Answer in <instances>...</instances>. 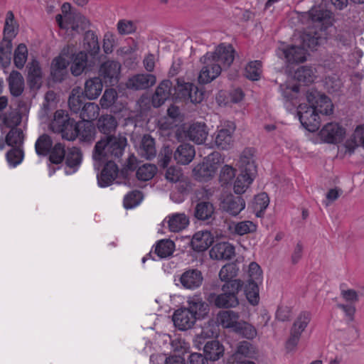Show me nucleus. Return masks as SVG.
I'll list each match as a JSON object with an SVG mask.
<instances>
[{"mask_svg": "<svg viewBox=\"0 0 364 364\" xmlns=\"http://www.w3.org/2000/svg\"><path fill=\"white\" fill-rule=\"evenodd\" d=\"M127 144V137L122 134L105 136L96 142L92 159L99 166L105 161H119Z\"/></svg>", "mask_w": 364, "mask_h": 364, "instance_id": "nucleus-1", "label": "nucleus"}, {"mask_svg": "<svg viewBox=\"0 0 364 364\" xmlns=\"http://www.w3.org/2000/svg\"><path fill=\"white\" fill-rule=\"evenodd\" d=\"M240 280H233L225 282L222 286V293L216 294L210 293L208 296V301L219 309L235 308L239 304L237 294L242 287Z\"/></svg>", "mask_w": 364, "mask_h": 364, "instance_id": "nucleus-2", "label": "nucleus"}, {"mask_svg": "<svg viewBox=\"0 0 364 364\" xmlns=\"http://www.w3.org/2000/svg\"><path fill=\"white\" fill-rule=\"evenodd\" d=\"M173 95L176 99L183 101H190L193 104H198L203 100V92L192 82H185L181 78L176 79Z\"/></svg>", "mask_w": 364, "mask_h": 364, "instance_id": "nucleus-3", "label": "nucleus"}, {"mask_svg": "<svg viewBox=\"0 0 364 364\" xmlns=\"http://www.w3.org/2000/svg\"><path fill=\"white\" fill-rule=\"evenodd\" d=\"M218 153L210 154L193 168V173L196 180L207 181L213 177L218 169Z\"/></svg>", "mask_w": 364, "mask_h": 364, "instance_id": "nucleus-4", "label": "nucleus"}, {"mask_svg": "<svg viewBox=\"0 0 364 364\" xmlns=\"http://www.w3.org/2000/svg\"><path fill=\"white\" fill-rule=\"evenodd\" d=\"M200 62L203 64L199 75L198 82L200 84H208L221 73L222 68L218 63H214L213 55L212 53H206L200 58Z\"/></svg>", "mask_w": 364, "mask_h": 364, "instance_id": "nucleus-5", "label": "nucleus"}, {"mask_svg": "<svg viewBox=\"0 0 364 364\" xmlns=\"http://www.w3.org/2000/svg\"><path fill=\"white\" fill-rule=\"evenodd\" d=\"M297 114L301 124L306 129L311 132L318 129L320 126L318 113L311 105H299Z\"/></svg>", "mask_w": 364, "mask_h": 364, "instance_id": "nucleus-6", "label": "nucleus"}, {"mask_svg": "<svg viewBox=\"0 0 364 364\" xmlns=\"http://www.w3.org/2000/svg\"><path fill=\"white\" fill-rule=\"evenodd\" d=\"M55 21L60 28L66 30L70 28L73 31H77L79 28L85 29L88 24V21L84 16L74 12L65 14V17H63L61 14H58L55 16Z\"/></svg>", "mask_w": 364, "mask_h": 364, "instance_id": "nucleus-7", "label": "nucleus"}, {"mask_svg": "<svg viewBox=\"0 0 364 364\" xmlns=\"http://www.w3.org/2000/svg\"><path fill=\"white\" fill-rule=\"evenodd\" d=\"M306 98L309 103L318 114L329 115L333 113V105L329 97L314 90L308 92Z\"/></svg>", "mask_w": 364, "mask_h": 364, "instance_id": "nucleus-8", "label": "nucleus"}, {"mask_svg": "<svg viewBox=\"0 0 364 364\" xmlns=\"http://www.w3.org/2000/svg\"><path fill=\"white\" fill-rule=\"evenodd\" d=\"M121 64L115 60H107L100 68V75L105 83L112 86L117 85L119 80Z\"/></svg>", "mask_w": 364, "mask_h": 364, "instance_id": "nucleus-9", "label": "nucleus"}, {"mask_svg": "<svg viewBox=\"0 0 364 364\" xmlns=\"http://www.w3.org/2000/svg\"><path fill=\"white\" fill-rule=\"evenodd\" d=\"M235 129V124L232 122H227L224 127L218 130L215 138V143L218 148L228 150L232 146V134Z\"/></svg>", "mask_w": 364, "mask_h": 364, "instance_id": "nucleus-10", "label": "nucleus"}, {"mask_svg": "<svg viewBox=\"0 0 364 364\" xmlns=\"http://www.w3.org/2000/svg\"><path fill=\"white\" fill-rule=\"evenodd\" d=\"M237 166L240 172L256 176L257 166L255 160V149L245 148L240 156Z\"/></svg>", "mask_w": 364, "mask_h": 364, "instance_id": "nucleus-11", "label": "nucleus"}, {"mask_svg": "<svg viewBox=\"0 0 364 364\" xmlns=\"http://www.w3.org/2000/svg\"><path fill=\"white\" fill-rule=\"evenodd\" d=\"M345 134V129L338 123L333 122L326 124L320 131L321 139L329 144L340 142Z\"/></svg>", "mask_w": 364, "mask_h": 364, "instance_id": "nucleus-12", "label": "nucleus"}, {"mask_svg": "<svg viewBox=\"0 0 364 364\" xmlns=\"http://www.w3.org/2000/svg\"><path fill=\"white\" fill-rule=\"evenodd\" d=\"M220 208L228 214L236 216L245 208V202L241 196L229 194L220 201Z\"/></svg>", "mask_w": 364, "mask_h": 364, "instance_id": "nucleus-13", "label": "nucleus"}, {"mask_svg": "<svg viewBox=\"0 0 364 364\" xmlns=\"http://www.w3.org/2000/svg\"><path fill=\"white\" fill-rule=\"evenodd\" d=\"M187 309L198 319L205 318L209 313V306L200 294H195L187 298Z\"/></svg>", "mask_w": 364, "mask_h": 364, "instance_id": "nucleus-14", "label": "nucleus"}, {"mask_svg": "<svg viewBox=\"0 0 364 364\" xmlns=\"http://www.w3.org/2000/svg\"><path fill=\"white\" fill-rule=\"evenodd\" d=\"M213 55L214 63L223 68H229L235 58V50L231 45H219L214 52H208Z\"/></svg>", "mask_w": 364, "mask_h": 364, "instance_id": "nucleus-15", "label": "nucleus"}, {"mask_svg": "<svg viewBox=\"0 0 364 364\" xmlns=\"http://www.w3.org/2000/svg\"><path fill=\"white\" fill-rule=\"evenodd\" d=\"M198 318L187 308H181L174 312L173 321L176 328L181 331L191 328Z\"/></svg>", "mask_w": 364, "mask_h": 364, "instance_id": "nucleus-16", "label": "nucleus"}, {"mask_svg": "<svg viewBox=\"0 0 364 364\" xmlns=\"http://www.w3.org/2000/svg\"><path fill=\"white\" fill-rule=\"evenodd\" d=\"M117 162V161H105L104 168L101 173L97 175V181L100 186H109L117 178L119 172Z\"/></svg>", "mask_w": 364, "mask_h": 364, "instance_id": "nucleus-17", "label": "nucleus"}, {"mask_svg": "<svg viewBox=\"0 0 364 364\" xmlns=\"http://www.w3.org/2000/svg\"><path fill=\"white\" fill-rule=\"evenodd\" d=\"M156 81V77L152 74H136L128 79L126 86L134 90H146L152 87Z\"/></svg>", "mask_w": 364, "mask_h": 364, "instance_id": "nucleus-18", "label": "nucleus"}, {"mask_svg": "<svg viewBox=\"0 0 364 364\" xmlns=\"http://www.w3.org/2000/svg\"><path fill=\"white\" fill-rule=\"evenodd\" d=\"M179 281L185 289L193 290L201 286L203 277L200 270L190 269L181 275Z\"/></svg>", "mask_w": 364, "mask_h": 364, "instance_id": "nucleus-19", "label": "nucleus"}, {"mask_svg": "<svg viewBox=\"0 0 364 364\" xmlns=\"http://www.w3.org/2000/svg\"><path fill=\"white\" fill-rule=\"evenodd\" d=\"M172 82L168 80H163L156 87L152 97V104L155 107L162 105L172 95Z\"/></svg>", "mask_w": 364, "mask_h": 364, "instance_id": "nucleus-20", "label": "nucleus"}, {"mask_svg": "<svg viewBox=\"0 0 364 364\" xmlns=\"http://www.w3.org/2000/svg\"><path fill=\"white\" fill-rule=\"evenodd\" d=\"M235 255V247L229 242H219L212 247L210 257L213 259H230Z\"/></svg>", "mask_w": 364, "mask_h": 364, "instance_id": "nucleus-21", "label": "nucleus"}, {"mask_svg": "<svg viewBox=\"0 0 364 364\" xmlns=\"http://www.w3.org/2000/svg\"><path fill=\"white\" fill-rule=\"evenodd\" d=\"M85 132H87L86 130H85ZM60 133L62 134V137L68 141H73L78 136H82V138H84L85 139H89L92 136V131L90 129H89L88 133L84 134L80 131V125L70 120L65 124V127H63V130L61 131Z\"/></svg>", "mask_w": 364, "mask_h": 364, "instance_id": "nucleus-22", "label": "nucleus"}, {"mask_svg": "<svg viewBox=\"0 0 364 364\" xmlns=\"http://www.w3.org/2000/svg\"><path fill=\"white\" fill-rule=\"evenodd\" d=\"M196 155L195 149L192 145L183 144L178 146L173 154L174 159L178 164L187 165L190 164Z\"/></svg>", "mask_w": 364, "mask_h": 364, "instance_id": "nucleus-23", "label": "nucleus"}, {"mask_svg": "<svg viewBox=\"0 0 364 364\" xmlns=\"http://www.w3.org/2000/svg\"><path fill=\"white\" fill-rule=\"evenodd\" d=\"M213 242L210 233L208 231L196 232L191 241L192 248L197 252H203L207 250Z\"/></svg>", "mask_w": 364, "mask_h": 364, "instance_id": "nucleus-24", "label": "nucleus"}, {"mask_svg": "<svg viewBox=\"0 0 364 364\" xmlns=\"http://www.w3.org/2000/svg\"><path fill=\"white\" fill-rule=\"evenodd\" d=\"M102 88V82L99 77H91L85 82L84 94L87 99L95 100L100 95Z\"/></svg>", "mask_w": 364, "mask_h": 364, "instance_id": "nucleus-25", "label": "nucleus"}, {"mask_svg": "<svg viewBox=\"0 0 364 364\" xmlns=\"http://www.w3.org/2000/svg\"><path fill=\"white\" fill-rule=\"evenodd\" d=\"M240 315L233 311H220L217 314L216 320L219 325L225 328H235L239 322Z\"/></svg>", "mask_w": 364, "mask_h": 364, "instance_id": "nucleus-26", "label": "nucleus"}, {"mask_svg": "<svg viewBox=\"0 0 364 364\" xmlns=\"http://www.w3.org/2000/svg\"><path fill=\"white\" fill-rule=\"evenodd\" d=\"M282 53L285 59L289 63H303L306 60V49L301 46H291L283 49Z\"/></svg>", "mask_w": 364, "mask_h": 364, "instance_id": "nucleus-27", "label": "nucleus"}, {"mask_svg": "<svg viewBox=\"0 0 364 364\" xmlns=\"http://www.w3.org/2000/svg\"><path fill=\"white\" fill-rule=\"evenodd\" d=\"M118 126V122L112 114H103L99 117L97 127L99 131L105 136L112 135Z\"/></svg>", "mask_w": 364, "mask_h": 364, "instance_id": "nucleus-28", "label": "nucleus"}, {"mask_svg": "<svg viewBox=\"0 0 364 364\" xmlns=\"http://www.w3.org/2000/svg\"><path fill=\"white\" fill-rule=\"evenodd\" d=\"M186 136L196 144L203 143L208 136L205 124L194 123L191 124L187 130Z\"/></svg>", "mask_w": 364, "mask_h": 364, "instance_id": "nucleus-29", "label": "nucleus"}, {"mask_svg": "<svg viewBox=\"0 0 364 364\" xmlns=\"http://www.w3.org/2000/svg\"><path fill=\"white\" fill-rule=\"evenodd\" d=\"M139 152L142 157L149 160L156 156L155 140L149 134H145L142 137Z\"/></svg>", "mask_w": 364, "mask_h": 364, "instance_id": "nucleus-30", "label": "nucleus"}, {"mask_svg": "<svg viewBox=\"0 0 364 364\" xmlns=\"http://www.w3.org/2000/svg\"><path fill=\"white\" fill-rule=\"evenodd\" d=\"M11 94L14 97L20 96L24 90V80L18 71H12L8 79Z\"/></svg>", "mask_w": 364, "mask_h": 364, "instance_id": "nucleus-31", "label": "nucleus"}, {"mask_svg": "<svg viewBox=\"0 0 364 364\" xmlns=\"http://www.w3.org/2000/svg\"><path fill=\"white\" fill-rule=\"evenodd\" d=\"M65 164L68 167L73 168V171H76L81 164L82 160V154L80 149L77 147L73 146L68 148L65 157Z\"/></svg>", "mask_w": 364, "mask_h": 364, "instance_id": "nucleus-32", "label": "nucleus"}, {"mask_svg": "<svg viewBox=\"0 0 364 364\" xmlns=\"http://www.w3.org/2000/svg\"><path fill=\"white\" fill-rule=\"evenodd\" d=\"M168 224L171 232H178L188 225L189 219L184 213H174L168 216Z\"/></svg>", "mask_w": 364, "mask_h": 364, "instance_id": "nucleus-33", "label": "nucleus"}, {"mask_svg": "<svg viewBox=\"0 0 364 364\" xmlns=\"http://www.w3.org/2000/svg\"><path fill=\"white\" fill-rule=\"evenodd\" d=\"M203 350L208 360L213 361L218 360L224 352L223 346L216 340L208 341L205 345Z\"/></svg>", "mask_w": 364, "mask_h": 364, "instance_id": "nucleus-34", "label": "nucleus"}, {"mask_svg": "<svg viewBox=\"0 0 364 364\" xmlns=\"http://www.w3.org/2000/svg\"><path fill=\"white\" fill-rule=\"evenodd\" d=\"M214 210L215 208L211 203L202 201L196 205L194 215L198 220H206L213 217Z\"/></svg>", "mask_w": 364, "mask_h": 364, "instance_id": "nucleus-35", "label": "nucleus"}, {"mask_svg": "<svg viewBox=\"0 0 364 364\" xmlns=\"http://www.w3.org/2000/svg\"><path fill=\"white\" fill-rule=\"evenodd\" d=\"M82 92L80 87L72 90L68 99V106L70 111L75 114H79L82 107Z\"/></svg>", "mask_w": 364, "mask_h": 364, "instance_id": "nucleus-36", "label": "nucleus"}, {"mask_svg": "<svg viewBox=\"0 0 364 364\" xmlns=\"http://www.w3.org/2000/svg\"><path fill=\"white\" fill-rule=\"evenodd\" d=\"M255 177V176H250L248 173L240 172L234 183V192L236 194L244 193Z\"/></svg>", "mask_w": 364, "mask_h": 364, "instance_id": "nucleus-37", "label": "nucleus"}, {"mask_svg": "<svg viewBox=\"0 0 364 364\" xmlns=\"http://www.w3.org/2000/svg\"><path fill=\"white\" fill-rule=\"evenodd\" d=\"M309 18L314 23L324 24L331 18V12L322 6H315L309 11Z\"/></svg>", "mask_w": 364, "mask_h": 364, "instance_id": "nucleus-38", "label": "nucleus"}, {"mask_svg": "<svg viewBox=\"0 0 364 364\" xmlns=\"http://www.w3.org/2000/svg\"><path fill=\"white\" fill-rule=\"evenodd\" d=\"M100 108L98 105L94 102L85 103L80 112L79 116L84 122H90L95 119L99 115Z\"/></svg>", "mask_w": 364, "mask_h": 364, "instance_id": "nucleus-39", "label": "nucleus"}, {"mask_svg": "<svg viewBox=\"0 0 364 364\" xmlns=\"http://www.w3.org/2000/svg\"><path fill=\"white\" fill-rule=\"evenodd\" d=\"M69 120L68 116L65 114L63 110H57L54 114V118L50 124V128L53 132L60 133Z\"/></svg>", "mask_w": 364, "mask_h": 364, "instance_id": "nucleus-40", "label": "nucleus"}, {"mask_svg": "<svg viewBox=\"0 0 364 364\" xmlns=\"http://www.w3.org/2000/svg\"><path fill=\"white\" fill-rule=\"evenodd\" d=\"M294 77L299 82L306 85L311 83L316 77L315 70L311 67L301 66L295 72Z\"/></svg>", "mask_w": 364, "mask_h": 364, "instance_id": "nucleus-41", "label": "nucleus"}, {"mask_svg": "<svg viewBox=\"0 0 364 364\" xmlns=\"http://www.w3.org/2000/svg\"><path fill=\"white\" fill-rule=\"evenodd\" d=\"M87 55L85 52L77 53L73 59L71 65V73L75 76L80 75L85 70L87 65Z\"/></svg>", "mask_w": 364, "mask_h": 364, "instance_id": "nucleus-42", "label": "nucleus"}, {"mask_svg": "<svg viewBox=\"0 0 364 364\" xmlns=\"http://www.w3.org/2000/svg\"><path fill=\"white\" fill-rule=\"evenodd\" d=\"M175 250V244L171 240H161L155 247V253L160 258H165L171 255Z\"/></svg>", "mask_w": 364, "mask_h": 364, "instance_id": "nucleus-43", "label": "nucleus"}, {"mask_svg": "<svg viewBox=\"0 0 364 364\" xmlns=\"http://www.w3.org/2000/svg\"><path fill=\"white\" fill-rule=\"evenodd\" d=\"M53 146V141L48 134H43L36 141V151L39 156H47Z\"/></svg>", "mask_w": 364, "mask_h": 364, "instance_id": "nucleus-44", "label": "nucleus"}, {"mask_svg": "<svg viewBox=\"0 0 364 364\" xmlns=\"http://www.w3.org/2000/svg\"><path fill=\"white\" fill-rule=\"evenodd\" d=\"M234 331L249 340L254 339L257 335L255 326L246 321H239Z\"/></svg>", "mask_w": 364, "mask_h": 364, "instance_id": "nucleus-45", "label": "nucleus"}, {"mask_svg": "<svg viewBox=\"0 0 364 364\" xmlns=\"http://www.w3.org/2000/svg\"><path fill=\"white\" fill-rule=\"evenodd\" d=\"M230 230L239 235H244L250 232H253L256 230V225L251 221L245 220L233 223L230 225Z\"/></svg>", "mask_w": 364, "mask_h": 364, "instance_id": "nucleus-46", "label": "nucleus"}, {"mask_svg": "<svg viewBox=\"0 0 364 364\" xmlns=\"http://www.w3.org/2000/svg\"><path fill=\"white\" fill-rule=\"evenodd\" d=\"M65 146L61 143H56L53 146H52L50 151H49V161L54 164H61L66 154Z\"/></svg>", "mask_w": 364, "mask_h": 364, "instance_id": "nucleus-47", "label": "nucleus"}, {"mask_svg": "<svg viewBox=\"0 0 364 364\" xmlns=\"http://www.w3.org/2000/svg\"><path fill=\"white\" fill-rule=\"evenodd\" d=\"M238 268L235 263H228L225 264L219 272V277L221 281L230 282L233 281V278L237 274Z\"/></svg>", "mask_w": 364, "mask_h": 364, "instance_id": "nucleus-48", "label": "nucleus"}, {"mask_svg": "<svg viewBox=\"0 0 364 364\" xmlns=\"http://www.w3.org/2000/svg\"><path fill=\"white\" fill-rule=\"evenodd\" d=\"M21 122V114L16 110L7 112L3 116V124L1 129L4 127L15 129Z\"/></svg>", "mask_w": 364, "mask_h": 364, "instance_id": "nucleus-49", "label": "nucleus"}, {"mask_svg": "<svg viewBox=\"0 0 364 364\" xmlns=\"http://www.w3.org/2000/svg\"><path fill=\"white\" fill-rule=\"evenodd\" d=\"M257 282H250L245 286V292L249 302L252 305H257L259 302V287Z\"/></svg>", "mask_w": 364, "mask_h": 364, "instance_id": "nucleus-50", "label": "nucleus"}, {"mask_svg": "<svg viewBox=\"0 0 364 364\" xmlns=\"http://www.w3.org/2000/svg\"><path fill=\"white\" fill-rule=\"evenodd\" d=\"M17 28L14 15L11 11H9L6 13L4 35L7 38H14L17 33Z\"/></svg>", "mask_w": 364, "mask_h": 364, "instance_id": "nucleus-51", "label": "nucleus"}, {"mask_svg": "<svg viewBox=\"0 0 364 364\" xmlns=\"http://www.w3.org/2000/svg\"><path fill=\"white\" fill-rule=\"evenodd\" d=\"M311 321V314L307 311L301 312L296 318L291 328V331L301 335Z\"/></svg>", "mask_w": 364, "mask_h": 364, "instance_id": "nucleus-52", "label": "nucleus"}, {"mask_svg": "<svg viewBox=\"0 0 364 364\" xmlns=\"http://www.w3.org/2000/svg\"><path fill=\"white\" fill-rule=\"evenodd\" d=\"M156 172V166L150 164H145L139 167L136 175L139 180L146 181L151 179L154 176Z\"/></svg>", "mask_w": 364, "mask_h": 364, "instance_id": "nucleus-53", "label": "nucleus"}, {"mask_svg": "<svg viewBox=\"0 0 364 364\" xmlns=\"http://www.w3.org/2000/svg\"><path fill=\"white\" fill-rule=\"evenodd\" d=\"M28 58V49L25 44L21 43L14 51V64L18 69H22Z\"/></svg>", "mask_w": 364, "mask_h": 364, "instance_id": "nucleus-54", "label": "nucleus"}, {"mask_svg": "<svg viewBox=\"0 0 364 364\" xmlns=\"http://www.w3.org/2000/svg\"><path fill=\"white\" fill-rule=\"evenodd\" d=\"M262 74V62L260 60L251 61L245 68V75L248 79L257 80Z\"/></svg>", "mask_w": 364, "mask_h": 364, "instance_id": "nucleus-55", "label": "nucleus"}, {"mask_svg": "<svg viewBox=\"0 0 364 364\" xmlns=\"http://www.w3.org/2000/svg\"><path fill=\"white\" fill-rule=\"evenodd\" d=\"M12 38H7L4 36L2 41L0 43V53L2 55V57L5 59V62H3V67H6L11 60V55L12 51Z\"/></svg>", "mask_w": 364, "mask_h": 364, "instance_id": "nucleus-56", "label": "nucleus"}, {"mask_svg": "<svg viewBox=\"0 0 364 364\" xmlns=\"http://www.w3.org/2000/svg\"><path fill=\"white\" fill-rule=\"evenodd\" d=\"M23 134L20 129H11L6 136V142L11 146H19L23 144Z\"/></svg>", "mask_w": 364, "mask_h": 364, "instance_id": "nucleus-57", "label": "nucleus"}, {"mask_svg": "<svg viewBox=\"0 0 364 364\" xmlns=\"http://www.w3.org/2000/svg\"><path fill=\"white\" fill-rule=\"evenodd\" d=\"M68 64V60L64 57L60 55L55 58L53 60L51 65V73L54 77L59 78L62 73L66 69Z\"/></svg>", "mask_w": 364, "mask_h": 364, "instance_id": "nucleus-58", "label": "nucleus"}, {"mask_svg": "<svg viewBox=\"0 0 364 364\" xmlns=\"http://www.w3.org/2000/svg\"><path fill=\"white\" fill-rule=\"evenodd\" d=\"M117 99V92L114 89H106L100 100V104L102 109H108L113 105Z\"/></svg>", "mask_w": 364, "mask_h": 364, "instance_id": "nucleus-59", "label": "nucleus"}, {"mask_svg": "<svg viewBox=\"0 0 364 364\" xmlns=\"http://www.w3.org/2000/svg\"><path fill=\"white\" fill-rule=\"evenodd\" d=\"M143 199L142 193L139 191H133L125 196L124 205L128 208H132L140 203Z\"/></svg>", "mask_w": 364, "mask_h": 364, "instance_id": "nucleus-60", "label": "nucleus"}, {"mask_svg": "<svg viewBox=\"0 0 364 364\" xmlns=\"http://www.w3.org/2000/svg\"><path fill=\"white\" fill-rule=\"evenodd\" d=\"M28 80L33 83H37L42 77L41 68L36 60H33L28 65Z\"/></svg>", "mask_w": 364, "mask_h": 364, "instance_id": "nucleus-61", "label": "nucleus"}, {"mask_svg": "<svg viewBox=\"0 0 364 364\" xmlns=\"http://www.w3.org/2000/svg\"><path fill=\"white\" fill-rule=\"evenodd\" d=\"M235 168L230 165H225L220 173L219 179L222 185L228 184L235 176Z\"/></svg>", "mask_w": 364, "mask_h": 364, "instance_id": "nucleus-62", "label": "nucleus"}, {"mask_svg": "<svg viewBox=\"0 0 364 364\" xmlns=\"http://www.w3.org/2000/svg\"><path fill=\"white\" fill-rule=\"evenodd\" d=\"M236 353L237 355H241L244 357L252 358L256 354V350L252 343L242 341L240 343Z\"/></svg>", "mask_w": 364, "mask_h": 364, "instance_id": "nucleus-63", "label": "nucleus"}, {"mask_svg": "<svg viewBox=\"0 0 364 364\" xmlns=\"http://www.w3.org/2000/svg\"><path fill=\"white\" fill-rule=\"evenodd\" d=\"M248 280L250 282H261L262 272L260 267L256 262H251L249 265Z\"/></svg>", "mask_w": 364, "mask_h": 364, "instance_id": "nucleus-64", "label": "nucleus"}]
</instances>
